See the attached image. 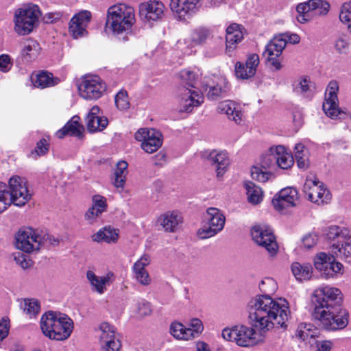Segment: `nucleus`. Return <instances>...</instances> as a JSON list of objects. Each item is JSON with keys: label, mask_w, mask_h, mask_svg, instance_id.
Returning a JSON list of instances; mask_svg holds the SVG:
<instances>
[{"label": "nucleus", "mask_w": 351, "mask_h": 351, "mask_svg": "<svg viewBox=\"0 0 351 351\" xmlns=\"http://www.w3.org/2000/svg\"><path fill=\"white\" fill-rule=\"evenodd\" d=\"M186 327L180 322H173L170 326L171 334L176 339L189 340V333Z\"/></svg>", "instance_id": "45"}, {"label": "nucleus", "mask_w": 351, "mask_h": 351, "mask_svg": "<svg viewBox=\"0 0 351 351\" xmlns=\"http://www.w3.org/2000/svg\"><path fill=\"white\" fill-rule=\"evenodd\" d=\"M276 157L275 153L272 152V147H270L268 152L263 154L261 158V167L267 169L276 164Z\"/></svg>", "instance_id": "53"}, {"label": "nucleus", "mask_w": 351, "mask_h": 351, "mask_svg": "<svg viewBox=\"0 0 351 351\" xmlns=\"http://www.w3.org/2000/svg\"><path fill=\"white\" fill-rule=\"evenodd\" d=\"M114 100L115 104L119 110H124L129 108L130 102L128 93L125 90H120L116 95Z\"/></svg>", "instance_id": "55"}, {"label": "nucleus", "mask_w": 351, "mask_h": 351, "mask_svg": "<svg viewBox=\"0 0 351 351\" xmlns=\"http://www.w3.org/2000/svg\"><path fill=\"white\" fill-rule=\"evenodd\" d=\"M136 311L139 317L147 316L152 312L151 305L145 301L139 302L136 304Z\"/></svg>", "instance_id": "63"}, {"label": "nucleus", "mask_w": 351, "mask_h": 351, "mask_svg": "<svg viewBox=\"0 0 351 351\" xmlns=\"http://www.w3.org/2000/svg\"><path fill=\"white\" fill-rule=\"evenodd\" d=\"M94 241L106 242L107 243H116L119 239V230L105 226L92 236Z\"/></svg>", "instance_id": "33"}, {"label": "nucleus", "mask_w": 351, "mask_h": 351, "mask_svg": "<svg viewBox=\"0 0 351 351\" xmlns=\"http://www.w3.org/2000/svg\"><path fill=\"white\" fill-rule=\"evenodd\" d=\"M339 19L343 23L348 24V28L351 32V1L343 4L339 14Z\"/></svg>", "instance_id": "52"}, {"label": "nucleus", "mask_w": 351, "mask_h": 351, "mask_svg": "<svg viewBox=\"0 0 351 351\" xmlns=\"http://www.w3.org/2000/svg\"><path fill=\"white\" fill-rule=\"evenodd\" d=\"M40 328L43 334L49 339L63 341L71 335L73 322L65 314L48 311L41 317Z\"/></svg>", "instance_id": "4"}, {"label": "nucleus", "mask_w": 351, "mask_h": 351, "mask_svg": "<svg viewBox=\"0 0 351 351\" xmlns=\"http://www.w3.org/2000/svg\"><path fill=\"white\" fill-rule=\"evenodd\" d=\"M79 120L78 116L73 117L63 128L56 132V137L61 139L69 135L81 138L83 136L84 126L79 122Z\"/></svg>", "instance_id": "27"}, {"label": "nucleus", "mask_w": 351, "mask_h": 351, "mask_svg": "<svg viewBox=\"0 0 351 351\" xmlns=\"http://www.w3.org/2000/svg\"><path fill=\"white\" fill-rule=\"evenodd\" d=\"M211 34L210 31L205 27H198L193 29L189 38V42L194 43H202L208 40Z\"/></svg>", "instance_id": "44"}, {"label": "nucleus", "mask_w": 351, "mask_h": 351, "mask_svg": "<svg viewBox=\"0 0 351 351\" xmlns=\"http://www.w3.org/2000/svg\"><path fill=\"white\" fill-rule=\"evenodd\" d=\"M336 257L332 253L328 254L325 252H319L314 257L313 262L315 269L320 273L324 269H326L332 259Z\"/></svg>", "instance_id": "43"}, {"label": "nucleus", "mask_w": 351, "mask_h": 351, "mask_svg": "<svg viewBox=\"0 0 351 351\" xmlns=\"http://www.w3.org/2000/svg\"><path fill=\"white\" fill-rule=\"evenodd\" d=\"M293 92L298 95L305 94L307 91V79L302 77L296 80L293 84Z\"/></svg>", "instance_id": "56"}, {"label": "nucleus", "mask_w": 351, "mask_h": 351, "mask_svg": "<svg viewBox=\"0 0 351 351\" xmlns=\"http://www.w3.org/2000/svg\"><path fill=\"white\" fill-rule=\"evenodd\" d=\"M41 50L40 45H26L22 50V56L27 62L37 58Z\"/></svg>", "instance_id": "47"}, {"label": "nucleus", "mask_w": 351, "mask_h": 351, "mask_svg": "<svg viewBox=\"0 0 351 351\" xmlns=\"http://www.w3.org/2000/svg\"><path fill=\"white\" fill-rule=\"evenodd\" d=\"M31 197L27 181L23 177H11L9 180V190L6 184L0 182V213L12 204L17 206H24Z\"/></svg>", "instance_id": "3"}, {"label": "nucleus", "mask_w": 351, "mask_h": 351, "mask_svg": "<svg viewBox=\"0 0 351 351\" xmlns=\"http://www.w3.org/2000/svg\"><path fill=\"white\" fill-rule=\"evenodd\" d=\"M112 276V273H108L104 276H98L93 271L88 270L86 272V278L91 285L92 290L99 294H103L106 291V287L110 285Z\"/></svg>", "instance_id": "28"}, {"label": "nucleus", "mask_w": 351, "mask_h": 351, "mask_svg": "<svg viewBox=\"0 0 351 351\" xmlns=\"http://www.w3.org/2000/svg\"><path fill=\"white\" fill-rule=\"evenodd\" d=\"M306 8H307V2L300 3L296 7V11L298 13L296 18H297L298 21L301 23H304L307 21Z\"/></svg>", "instance_id": "62"}, {"label": "nucleus", "mask_w": 351, "mask_h": 351, "mask_svg": "<svg viewBox=\"0 0 351 351\" xmlns=\"http://www.w3.org/2000/svg\"><path fill=\"white\" fill-rule=\"evenodd\" d=\"M330 250L334 256L341 259L351 256V230L339 241L332 243Z\"/></svg>", "instance_id": "26"}, {"label": "nucleus", "mask_w": 351, "mask_h": 351, "mask_svg": "<svg viewBox=\"0 0 351 351\" xmlns=\"http://www.w3.org/2000/svg\"><path fill=\"white\" fill-rule=\"evenodd\" d=\"M338 91L339 84L335 80L330 81L325 91V98L322 108L325 114L332 119L337 118L340 114L337 97Z\"/></svg>", "instance_id": "13"}, {"label": "nucleus", "mask_w": 351, "mask_h": 351, "mask_svg": "<svg viewBox=\"0 0 351 351\" xmlns=\"http://www.w3.org/2000/svg\"><path fill=\"white\" fill-rule=\"evenodd\" d=\"M108 208L107 199L100 195H94L92 197V206L86 212L84 217L89 223L97 221L101 215L106 212Z\"/></svg>", "instance_id": "22"}, {"label": "nucleus", "mask_w": 351, "mask_h": 351, "mask_svg": "<svg viewBox=\"0 0 351 351\" xmlns=\"http://www.w3.org/2000/svg\"><path fill=\"white\" fill-rule=\"evenodd\" d=\"M180 80L179 86V111L191 112L194 107L200 106L203 102L201 93L191 88H195L197 75L189 69H183L178 73Z\"/></svg>", "instance_id": "5"}, {"label": "nucleus", "mask_w": 351, "mask_h": 351, "mask_svg": "<svg viewBox=\"0 0 351 351\" xmlns=\"http://www.w3.org/2000/svg\"><path fill=\"white\" fill-rule=\"evenodd\" d=\"M91 19V13L83 10L74 15L69 23V34L75 39L86 36L88 34L86 28Z\"/></svg>", "instance_id": "18"}, {"label": "nucleus", "mask_w": 351, "mask_h": 351, "mask_svg": "<svg viewBox=\"0 0 351 351\" xmlns=\"http://www.w3.org/2000/svg\"><path fill=\"white\" fill-rule=\"evenodd\" d=\"M300 41V38L298 34L287 32L276 34L267 44H277V43H283V44H298Z\"/></svg>", "instance_id": "41"}, {"label": "nucleus", "mask_w": 351, "mask_h": 351, "mask_svg": "<svg viewBox=\"0 0 351 351\" xmlns=\"http://www.w3.org/2000/svg\"><path fill=\"white\" fill-rule=\"evenodd\" d=\"M128 163L124 160L119 161L114 174L113 184L117 189H123L128 174Z\"/></svg>", "instance_id": "39"}, {"label": "nucleus", "mask_w": 351, "mask_h": 351, "mask_svg": "<svg viewBox=\"0 0 351 351\" xmlns=\"http://www.w3.org/2000/svg\"><path fill=\"white\" fill-rule=\"evenodd\" d=\"M32 79L34 86L40 88L54 86L59 82L58 78L53 77L52 73L47 71H41Z\"/></svg>", "instance_id": "35"}, {"label": "nucleus", "mask_w": 351, "mask_h": 351, "mask_svg": "<svg viewBox=\"0 0 351 351\" xmlns=\"http://www.w3.org/2000/svg\"><path fill=\"white\" fill-rule=\"evenodd\" d=\"M150 263V256L144 254L137 260L132 267L134 278L142 285L147 286L150 284L151 278L145 267Z\"/></svg>", "instance_id": "24"}, {"label": "nucleus", "mask_w": 351, "mask_h": 351, "mask_svg": "<svg viewBox=\"0 0 351 351\" xmlns=\"http://www.w3.org/2000/svg\"><path fill=\"white\" fill-rule=\"evenodd\" d=\"M135 23L134 10L123 3L110 6L107 12L106 25L114 34L129 30Z\"/></svg>", "instance_id": "6"}, {"label": "nucleus", "mask_w": 351, "mask_h": 351, "mask_svg": "<svg viewBox=\"0 0 351 351\" xmlns=\"http://www.w3.org/2000/svg\"><path fill=\"white\" fill-rule=\"evenodd\" d=\"M330 4L323 0H308V21L316 16H325L329 11Z\"/></svg>", "instance_id": "36"}, {"label": "nucleus", "mask_w": 351, "mask_h": 351, "mask_svg": "<svg viewBox=\"0 0 351 351\" xmlns=\"http://www.w3.org/2000/svg\"><path fill=\"white\" fill-rule=\"evenodd\" d=\"M343 265L335 261V257L330 262V264L324 269L322 271L319 273L320 276L325 278H333L337 277L339 275L343 274Z\"/></svg>", "instance_id": "40"}, {"label": "nucleus", "mask_w": 351, "mask_h": 351, "mask_svg": "<svg viewBox=\"0 0 351 351\" xmlns=\"http://www.w3.org/2000/svg\"><path fill=\"white\" fill-rule=\"evenodd\" d=\"M40 249L42 247H56L59 245L60 239L47 232H39Z\"/></svg>", "instance_id": "48"}, {"label": "nucleus", "mask_w": 351, "mask_h": 351, "mask_svg": "<svg viewBox=\"0 0 351 351\" xmlns=\"http://www.w3.org/2000/svg\"><path fill=\"white\" fill-rule=\"evenodd\" d=\"M218 110L221 113L226 114L229 119L234 121L236 123H240L242 119L241 112L237 110L236 104L232 101L221 102L218 106Z\"/></svg>", "instance_id": "34"}, {"label": "nucleus", "mask_w": 351, "mask_h": 351, "mask_svg": "<svg viewBox=\"0 0 351 351\" xmlns=\"http://www.w3.org/2000/svg\"><path fill=\"white\" fill-rule=\"evenodd\" d=\"M310 180L312 181V186H308V200L313 202L317 195H319V191H322L324 184L315 176L313 179L308 177V181Z\"/></svg>", "instance_id": "51"}, {"label": "nucleus", "mask_w": 351, "mask_h": 351, "mask_svg": "<svg viewBox=\"0 0 351 351\" xmlns=\"http://www.w3.org/2000/svg\"><path fill=\"white\" fill-rule=\"evenodd\" d=\"M314 310L312 317L331 330L344 328L348 323V313L341 308L343 294L336 287L325 286L317 289L311 298Z\"/></svg>", "instance_id": "1"}, {"label": "nucleus", "mask_w": 351, "mask_h": 351, "mask_svg": "<svg viewBox=\"0 0 351 351\" xmlns=\"http://www.w3.org/2000/svg\"><path fill=\"white\" fill-rule=\"evenodd\" d=\"M331 198L330 192L324 187L322 188V191H319V195H317L316 198L314 199L313 203L319 205L327 204Z\"/></svg>", "instance_id": "59"}, {"label": "nucleus", "mask_w": 351, "mask_h": 351, "mask_svg": "<svg viewBox=\"0 0 351 351\" xmlns=\"http://www.w3.org/2000/svg\"><path fill=\"white\" fill-rule=\"evenodd\" d=\"M221 335L225 340L236 343V326L232 328L223 329Z\"/></svg>", "instance_id": "64"}, {"label": "nucleus", "mask_w": 351, "mask_h": 351, "mask_svg": "<svg viewBox=\"0 0 351 351\" xmlns=\"http://www.w3.org/2000/svg\"><path fill=\"white\" fill-rule=\"evenodd\" d=\"M13 63L8 54L0 55V71L8 73L12 69Z\"/></svg>", "instance_id": "61"}, {"label": "nucleus", "mask_w": 351, "mask_h": 351, "mask_svg": "<svg viewBox=\"0 0 351 351\" xmlns=\"http://www.w3.org/2000/svg\"><path fill=\"white\" fill-rule=\"evenodd\" d=\"M106 84L97 75H88L82 78L78 86L80 95L87 100H96L106 90Z\"/></svg>", "instance_id": "8"}, {"label": "nucleus", "mask_w": 351, "mask_h": 351, "mask_svg": "<svg viewBox=\"0 0 351 351\" xmlns=\"http://www.w3.org/2000/svg\"><path fill=\"white\" fill-rule=\"evenodd\" d=\"M253 241L259 246L264 247L271 256L275 255L278 245L272 229L267 226L256 225L251 230Z\"/></svg>", "instance_id": "10"}, {"label": "nucleus", "mask_w": 351, "mask_h": 351, "mask_svg": "<svg viewBox=\"0 0 351 351\" xmlns=\"http://www.w3.org/2000/svg\"><path fill=\"white\" fill-rule=\"evenodd\" d=\"M255 328L236 326V343L239 346L250 347L257 343Z\"/></svg>", "instance_id": "25"}, {"label": "nucleus", "mask_w": 351, "mask_h": 351, "mask_svg": "<svg viewBox=\"0 0 351 351\" xmlns=\"http://www.w3.org/2000/svg\"><path fill=\"white\" fill-rule=\"evenodd\" d=\"M183 222L182 214L178 210H169L161 214L157 223L167 232H176Z\"/></svg>", "instance_id": "20"}, {"label": "nucleus", "mask_w": 351, "mask_h": 351, "mask_svg": "<svg viewBox=\"0 0 351 351\" xmlns=\"http://www.w3.org/2000/svg\"><path fill=\"white\" fill-rule=\"evenodd\" d=\"M259 62V56L256 53L247 55L245 62H237L234 65V73L237 78L248 80L254 77Z\"/></svg>", "instance_id": "17"}, {"label": "nucleus", "mask_w": 351, "mask_h": 351, "mask_svg": "<svg viewBox=\"0 0 351 351\" xmlns=\"http://www.w3.org/2000/svg\"><path fill=\"white\" fill-rule=\"evenodd\" d=\"M298 200V191L295 188L287 187L274 196L272 204L276 210L285 213L288 208L296 206Z\"/></svg>", "instance_id": "16"}, {"label": "nucleus", "mask_w": 351, "mask_h": 351, "mask_svg": "<svg viewBox=\"0 0 351 351\" xmlns=\"http://www.w3.org/2000/svg\"><path fill=\"white\" fill-rule=\"evenodd\" d=\"M136 141L141 142V147L148 154H152L162 145V133L154 128H141L134 134Z\"/></svg>", "instance_id": "11"}, {"label": "nucleus", "mask_w": 351, "mask_h": 351, "mask_svg": "<svg viewBox=\"0 0 351 351\" xmlns=\"http://www.w3.org/2000/svg\"><path fill=\"white\" fill-rule=\"evenodd\" d=\"M208 160L216 171L217 178H222L230 164L228 154L225 152L211 151L206 156Z\"/></svg>", "instance_id": "23"}, {"label": "nucleus", "mask_w": 351, "mask_h": 351, "mask_svg": "<svg viewBox=\"0 0 351 351\" xmlns=\"http://www.w3.org/2000/svg\"><path fill=\"white\" fill-rule=\"evenodd\" d=\"M165 5L157 0H149L139 4L140 18L149 23L160 21L164 16Z\"/></svg>", "instance_id": "14"}, {"label": "nucleus", "mask_w": 351, "mask_h": 351, "mask_svg": "<svg viewBox=\"0 0 351 351\" xmlns=\"http://www.w3.org/2000/svg\"><path fill=\"white\" fill-rule=\"evenodd\" d=\"M286 45H266L263 56L275 70H280L282 67L278 58L281 55Z\"/></svg>", "instance_id": "30"}, {"label": "nucleus", "mask_w": 351, "mask_h": 351, "mask_svg": "<svg viewBox=\"0 0 351 351\" xmlns=\"http://www.w3.org/2000/svg\"><path fill=\"white\" fill-rule=\"evenodd\" d=\"M291 271L295 279L299 282H303L307 278V270L298 262L292 263Z\"/></svg>", "instance_id": "54"}, {"label": "nucleus", "mask_w": 351, "mask_h": 351, "mask_svg": "<svg viewBox=\"0 0 351 351\" xmlns=\"http://www.w3.org/2000/svg\"><path fill=\"white\" fill-rule=\"evenodd\" d=\"M99 343L103 351H119L121 344L115 335V330L108 323L101 324L98 330Z\"/></svg>", "instance_id": "15"}, {"label": "nucleus", "mask_w": 351, "mask_h": 351, "mask_svg": "<svg viewBox=\"0 0 351 351\" xmlns=\"http://www.w3.org/2000/svg\"><path fill=\"white\" fill-rule=\"evenodd\" d=\"M230 91L231 85L224 76L219 77L215 85H206L204 87L206 97L210 100H217L227 97Z\"/></svg>", "instance_id": "21"}, {"label": "nucleus", "mask_w": 351, "mask_h": 351, "mask_svg": "<svg viewBox=\"0 0 351 351\" xmlns=\"http://www.w3.org/2000/svg\"><path fill=\"white\" fill-rule=\"evenodd\" d=\"M350 230V229L336 224H330L323 227L321 229L322 236L328 241H335L336 239H341Z\"/></svg>", "instance_id": "31"}, {"label": "nucleus", "mask_w": 351, "mask_h": 351, "mask_svg": "<svg viewBox=\"0 0 351 351\" xmlns=\"http://www.w3.org/2000/svg\"><path fill=\"white\" fill-rule=\"evenodd\" d=\"M186 330L189 333L190 339L199 337L204 330L202 322L198 318L191 319Z\"/></svg>", "instance_id": "46"}, {"label": "nucleus", "mask_w": 351, "mask_h": 351, "mask_svg": "<svg viewBox=\"0 0 351 351\" xmlns=\"http://www.w3.org/2000/svg\"><path fill=\"white\" fill-rule=\"evenodd\" d=\"M87 130L90 133L103 131L108 125V119L102 115L98 106H93L86 119Z\"/></svg>", "instance_id": "19"}, {"label": "nucleus", "mask_w": 351, "mask_h": 351, "mask_svg": "<svg viewBox=\"0 0 351 351\" xmlns=\"http://www.w3.org/2000/svg\"><path fill=\"white\" fill-rule=\"evenodd\" d=\"M39 231L32 228L21 229L16 234V247L26 253L40 250Z\"/></svg>", "instance_id": "12"}, {"label": "nucleus", "mask_w": 351, "mask_h": 351, "mask_svg": "<svg viewBox=\"0 0 351 351\" xmlns=\"http://www.w3.org/2000/svg\"><path fill=\"white\" fill-rule=\"evenodd\" d=\"M248 318L251 326L261 332H265L275 325L285 327L289 319L287 303H280L269 295H258L252 298L247 305Z\"/></svg>", "instance_id": "2"}, {"label": "nucleus", "mask_w": 351, "mask_h": 351, "mask_svg": "<svg viewBox=\"0 0 351 351\" xmlns=\"http://www.w3.org/2000/svg\"><path fill=\"white\" fill-rule=\"evenodd\" d=\"M171 10L180 17L193 11L199 0H169Z\"/></svg>", "instance_id": "29"}, {"label": "nucleus", "mask_w": 351, "mask_h": 351, "mask_svg": "<svg viewBox=\"0 0 351 351\" xmlns=\"http://www.w3.org/2000/svg\"><path fill=\"white\" fill-rule=\"evenodd\" d=\"M251 176L254 180L265 182L268 180L270 173L258 167H253L251 170Z\"/></svg>", "instance_id": "57"}, {"label": "nucleus", "mask_w": 351, "mask_h": 351, "mask_svg": "<svg viewBox=\"0 0 351 351\" xmlns=\"http://www.w3.org/2000/svg\"><path fill=\"white\" fill-rule=\"evenodd\" d=\"M260 290L265 293V295H269L274 293L277 289V283L271 278H265L259 283Z\"/></svg>", "instance_id": "49"}, {"label": "nucleus", "mask_w": 351, "mask_h": 351, "mask_svg": "<svg viewBox=\"0 0 351 351\" xmlns=\"http://www.w3.org/2000/svg\"><path fill=\"white\" fill-rule=\"evenodd\" d=\"M49 149V143L48 140L43 138L36 144L35 149L32 154H36L38 156H43L46 154Z\"/></svg>", "instance_id": "60"}, {"label": "nucleus", "mask_w": 351, "mask_h": 351, "mask_svg": "<svg viewBox=\"0 0 351 351\" xmlns=\"http://www.w3.org/2000/svg\"><path fill=\"white\" fill-rule=\"evenodd\" d=\"M14 261L23 269H27L32 266V261L29 256L20 252L14 254Z\"/></svg>", "instance_id": "58"}, {"label": "nucleus", "mask_w": 351, "mask_h": 351, "mask_svg": "<svg viewBox=\"0 0 351 351\" xmlns=\"http://www.w3.org/2000/svg\"><path fill=\"white\" fill-rule=\"evenodd\" d=\"M244 187L246 190L247 200L250 203L258 204L263 200V193L261 187L251 181L245 182Z\"/></svg>", "instance_id": "38"}, {"label": "nucleus", "mask_w": 351, "mask_h": 351, "mask_svg": "<svg viewBox=\"0 0 351 351\" xmlns=\"http://www.w3.org/2000/svg\"><path fill=\"white\" fill-rule=\"evenodd\" d=\"M305 145L302 143H297L294 148V155L297 162V165L299 169L305 170L306 163L305 159L304 158Z\"/></svg>", "instance_id": "50"}, {"label": "nucleus", "mask_w": 351, "mask_h": 351, "mask_svg": "<svg viewBox=\"0 0 351 351\" xmlns=\"http://www.w3.org/2000/svg\"><path fill=\"white\" fill-rule=\"evenodd\" d=\"M272 152L276 157V165L282 169H288L293 165V156L282 145L272 147Z\"/></svg>", "instance_id": "32"}, {"label": "nucleus", "mask_w": 351, "mask_h": 351, "mask_svg": "<svg viewBox=\"0 0 351 351\" xmlns=\"http://www.w3.org/2000/svg\"><path fill=\"white\" fill-rule=\"evenodd\" d=\"M41 11L38 5L27 3L14 12V29L20 35L31 33L39 24Z\"/></svg>", "instance_id": "7"}, {"label": "nucleus", "mask_w": 351, "mask_h": 351, "mask_svg": "<svg viewBox=\"0 0 351 351\" xmlns=\"http://www.w3.org/2000/svg\"><path fill=\"white\" fill-rule=\"evenodd\" d=\"M23 311L30 318L35 317L40 311V302L36 299L26 298L23 300V303L21 304Z\"/></svg>", "instance_id": "42"}, {"label": "nucleus", "mask_w": 351, "mask_h": 351, "mask_svg": "<svg viewBox=\"0 0 351 351\" xmlns=\"http://www.w3.org/2000/svg\"><path fill=\"white\" fill-rule=\"evenodd\" d=\"M245 33V28L239 24L232 23L226 29V40L228 44H237L240 43Z\"/></svg>", "instance_id": "37"}, {"label": "nucleus", "mask_w": 351, "mask_h": 351, "mask_svg": "<svg viewBox=\"0 0 351 351\" xmlns=\"http://www.w3.org/2000/svg\"><path fill=\"white\" fill-rule=\"evenodd\" d=\"M205 219L207 221L206 224L198 230V235L201 239L212 237L221 231L224 227L225 217L217 208H208Z\"/></svg>", "instance_id": "9"}]
</instances>
